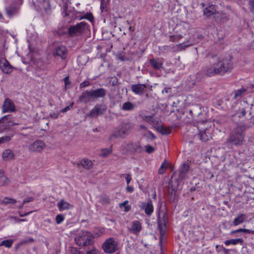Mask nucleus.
Returning a JSON list of instances; mask_svg holds the SVG:
<instances>
[{
    "label": "nucleus",
    "mask_w": 254,
    "mask_h": 254,
    "mask_svg": "<svg viewBox=\"0 0 254 254\" xmlns=\"http://www.w3.org/2000/svg\"><path fill=\"white\" fill-rule=\"evenodd\" d=\"M231 58V56L222 58L216 55L212 56L209 64L202 68V72L208 77L216 75H223L233 68Z\"/></svg>",
    "instance_id": "nucleus-1"
},
{
    "label": "nucleus",
    "mask_w": 254,
    "mask_h": 254,
    "mask_svg": "<svg viewBox=\"0 0 254 254\" xmlns=\"http://www.w3.org/2000/svg\"><path fill=\"white\" fill-rule=\"evenodd\" d=\"M245 128L243 126H238L232 130L227 138L225 144L232 148L233 146H241L245 141Z\"/></svg>",
    "instance_id": "nucleus-2"
},
{
    "label": "nucleus",
    "mask_w": 254,
    "mask_h": 254,
    "mask_svg": "<svg viewBox=\"0 0 254 254\" xmlns=\"http://www.w3.org/2000/svg\"><path fill=\"white\" fill-rule=\"evenodd\" d=\"M94 237L92 234L86 231H80L74 238L76 244L80 247H85L91 245Z\"/></svg>",
    "instance_id": "nucleus-3"
},
{
    "label": "nucleus",
    "mask_w": 254,
    "mask_h": 254,
    "mask_svg": "<svg viewBox=\"0 0 254 254\" xmlns=\"http://www.w3.org/2000/svg\"><path fill=\"white\" fill-rule=\"evenodd\" d=\"M205 123H206V121L197 122L196 125L191 127L193 130H196L198 137L202 141H207L209 138L208 135L206 133L207 127L204 126Z\"/></svg>",
    "instance_id": "nucleus-4"
},
{
    "label": "nucleus",
    "mask_w": 254,
    "mask_h": 254,
    "mask_svg": "<svg viewBox=\"0 0 254 254\" xmlns=\"http://www.w3.org/2000/svg\"><path fill=\"white\" fill-rule=\"evenodd\" d=\"M88 28L87 24L82 21L75 25L70 26L68 28V34L70 37L78 36L82 34Z\"/></svg>",
    "instance_id": "nucleus-5"
},
{
    "label": "nucleus",
    "mask_w": 254,
    "mask_h": 254,
    "mask_svg": "<svg viewBox=\"0 0 254 254\" xmlns=\"http://www.w3.org/2000/svg\"><path fill=\"white\" fill-rule=\"evenodd\" d=\"M118 243L114 238H109L102 244V249L107 254H113L118 250Z\"/></svg>",
    "instance_id": "nucleus-6"
},
{
    "label": "nucleus",
    "mask_w": 254,
    "mask_h": 254,
    "mask_svg": "<svg viewBox=\"0 0 254 254\" xmlns=\"http://www.w3.org/2000/svg\"><path fill=\"white\" fill-rule=\"evenodd\" d=\"M12 119V116L10 115L4 116L0 118V132H3L10 127L18 125L14 123Z\"/></svg>",
    "instance_id": "nucleus-7"
},
{
    "label": "nucleus",
    "mask_w": 254,
    "mask_h": 254,
    "mask_svg": "<svg viewBox=\"0 0 254 254\" xmlns=\"http://www.w3.org/2000/svg\"><path fill=\"white\" fill-rule=\"evenodd\" d=\"M107 110V106L104 104L96 105L89 112L88 116L96 118L103 115Z\"/></svg>",
    "instance_id": "nucleus-8"
},
{
    "label": "nucleus",
    "mask_w": 254,
    "mask_h": 254,
    "mask_svg": "<svg viewBox=\"0 0 254 254\" xmlns=\"http://www.w3.org/2000/svg\"><path fill=\"white\" fill-rule=\"evenodd\" d=\"M2 113H12L16 111L15 106L10 98H6L2 105Z\"/></svg>",
    "instance_id": "nucleus-9"
},
{
    "label": "nucleus",
    "mask_w": 254,
    "mask_h": 254,
    "mask_svg": "<svg viewBox=\"0 0 254 254\" xmlns=\"http://www.w3.org/2000/svg\"><path fill=\"white\" fill-rule=\"evenodd\" d=\"M189 168L190 165L188 163H184L179 170L178 173L176 172L175 173L173 174V177H175L177 175L178 176V178L177 179V182L179 181L183 180L186 178Z\"/></svg>",
    "instance_id": "nucleus-10"
},
{
    "label": "nucleus",
    "mask_w": 254,
    "mask_h": 254,
    "mask_svg": "<svg viewBox=\"0 0 254 254\" xmlns=\"http://www.w3.org/2000/svg\"><path fill=\"white\" fill-rule=\"evenodd\" d=\"M45 143L41 140H37L29 146L30 152H40L45 147Z\"/></svg>",
    "instance_id": "nucleus-11"
},
{
    "label": "nucleus",
    "mask_w": 254,
    "mask_h": 254,
    "mask_svg": "<svg viewBox=\"0 0 254 254\" xmlns=\"http://www.w3.org/2000/svg\"><path fill=\"white\" fill-rule=\"evenodd\" d=\"M0 68L3 73L9 74L13 67L6 59L1 58L0 59Z\"/></svg>",
    "instance_id": "nucleus-12"
},
{
    "label": "nucleus",
    "mask_w": 254,
    "mask_h": 254,
    "mask_svg": "<svg viewBox=\"0 0 254 254\" xmlns=\"http://www.w3.org/2000/svg\"><path fill=\"white\" fill-rule=\"evenodd\" d=\"M80 102L87 104V103L94 101L92 93L91 90H85L83 92L78 98Z\"/></svg>",
    "instance_id": "nucleus-13"
},
{
    "label": "nucleus",
    "mask_w": 254,
    "mask_h": 254,
    "mask_svg": "<svg viewBox=\"0 0 254 254\" xmlns=\"http://www.w3.org/2000/svg\"><path fill=\"white\" fill-rule=\"evenodd\" d=\"M146 88V85L144 84H134L130 86L131 91L136 94L139 95H143Z\"/></svg>",
    "instance_id": "nucleus-14"
},
{
    "label": "nucleus",
    "mask_w": 254,
    "mask_h": 254,
    "mask_svg": "<svg viewBox=\"0 0 254 254\" xmlns=\"http://www.w3.org/2000/svg\"><path fill=\"white\" fill-rule=\"evenodd\" d=\"M128 229L131 233L138 235L142 230L141 224L138 220L133 221L132 222L131 226L128 228Z\"/></svg>",
    "instance_id": "nucleus-15"
},
{
    "label": "nucleus",
    "mask_w": 254,
    "mask_h": 254,
    "mask_svg": "<svg viewBox=\"0 0 254 254\" xmlns=\"http://www.w3.org/2000/svg\"><path fill=\"white\" fill-rule=\"evenodd\" d=\"M53 56L60 57L63 60L65 59L67 56V50L65 47L62 45L56 47L53 53Z\"/></svg>",
    "instance_id": "nucleus-16"
},
{
    "label": "nucleus",
    "mask_w": 254,
    "mask_h": 254,
    "mask_svg": "<svg viewBox=\"0 0 254 254\" xmlns=\"http://www.w3.org/2000/svg\"><path fill=\"white\" fill-rule=\"evenodd\" d=\"M141 209L144 210L145 214L150 216L153 212L154 208L152 200H148L146 202H143L141 206Z\"/></svg>",
    "instance_id": "nucleus-17"
},
{
    "label": "nucleus",
    "mask_w": 254,
    "mask_h": 254,
    "mask_svg": "<svg viewBox=\"0 0 254 254\" xmlns=\"http://www.w3.org/2000/svg\"><path fill=\"white\" fill-rule=\"evenodd\" d=\"M6 14L9 18H11L13 15L16 14L18 11V8L16 4L12 3L5 8Z\"/></svg>",
    "instance_id": "nucleus-18"
},
{
    "label": "nucleus",
    "mask_w": 254,
    "mask_h": 254,
    "mask_svg": "<svg viewBox=\"0 0 254 254\" xmlns=\"http://www.w3.org/2000/svg\"><path fill=\"white\" fill-rule=\"evenodd\" d=\"M133 127L132 125L129 122L123 123L121 126L122 133L124 135L125 137L127 136L130 132Z\"/></svg>",
    "instance_id": "nucleus-19"
},
{
    "label": "nucleus",
    "mask_w": 254,
    "mask_h": 254,
    "mask_svg": "<svg viewBox=\"0 0 254 254\" xmlns=\"http://www.w3.org/2000/svg\"><path fill=\"white\" fill-rule=\"evenodd\" d=\"M132 142L127 143L126 142H123L120 147L121 151L124 155H128L131 154L132 150Z\"/></svg>",
    "instance_id": "nucleus-20"
},
{
    "label": "nucleus",
    "mask_w": 254,
    "mask_h": 254,
    "mask_svg": "<svg viewBox=\"0 0 254 254\" xmlns=\"http://www.w3.org/2000/svg\"><path fill=\"white\" fill-rule=\"evenodd\" d=\"M106 90L102 88L91 90L94 100L96 98L104 97L106 95Z\"/></svg>",
    "instance_id": "nucleus-21"
},
{
    "label": "nucleus",
    "mask_w": 254,
    "mask_h": 254,
    "mask_svg": "<svg viewBox=\"0 0 254 254\" xmlns=\"http://www.w3.org/2000/svg\"><path fill=\"white\" fill-rule=\"evenodd\" d=\"M81 165L83 168L89 170L93 166L92 161L88 159H83L79 162L77 163V167H79Z\"/></svg>",
    "instance_id": "nucleus-22"
},
{
    "label": "nucleus",
    "mask_w": 254,
    "mask_h": 254,
    "mask_svg": "<svg viewBox=\"0 0 254 254\" xmlns=\"http://www.w3.org/2000/svg\"><path fill=\"white\" fill-rule=\"evenodd\" d=\"M149 64L156 70H160L163 68V64L159 59H152L150 60Z\"/></svg>",
    "instance_id": "nucleus-23"
},
{
    "label": "nucleus",
    "mask_w": 254,
    "mask_h": 254,
    "mask_svg": "<svg viewBox=\"0 0 254 254\" xmlns=\"http://www.w3.org/2000/svg\"><path fill=\"white\" fill-rule=\"evenodd\" d=\"M178 184H177L176 186L173 184V181L172 180L169 181L168 186V192L173 198H175L176 195V192L177 191V188Z\"/></svg>",
    "instance_id": "nucleus-24"
},
{
    "label": "nucleus",
    "mask_w": 254,
    "mask_h": 254,
    "mask_svg": "<svg viewBox=\"0 0 254 254\" xmlns=\"http://www.w3.org/2000/svg\"><path fill=\"white\" fill-rule=\"evenodd\" d=\"M2 156L4 160L9 161L14 159V155L12 150L6 149L3 152Z\"/></svg>",
    "instance_id": "nucleus-25"
},
{
    "label": "nucleus",
    "mask_w": 254,
    "mask_h": 254,
    "mask_svg": "<svg viewBox=\"0 0 254 254\" xmlns=\"http://www.w3.org/2000/svg\"><path fill=\"white\" fill-rule=\"evenodd\" d=\"M216 12V9L213 5H210L208 7L204 8L203 10V14L207 17H209L210 16L214 14Z\"/></svg>",
    "instance_id": "nucleus-26"
},
{
    "label": "nucleus",
    "mask_w": 254,
    "mask_h": 254,
    "mask_svg": "<svg viewBox=\"0 0 254 254\" xmlns=\"http://www.w3.org/2000/svg\"><path fill=\"white\" fill-rule=\"evenodd\" d=\"M122 129L121 128L115 129L112 134L110 136V139L112 140L117 138H125V136L122 133Z\"/></svg>",
    "instance_id": "nucleus-27"
},
{
    "label": "nucleus",
    "mask_w": 254,
    "mask_h": 254,
    "mask_svg": "<svg viewBox=\"0 0 254 254\" xmlns=\"http://www.w3.org/2000/svg\"><path fill=\"white\" fill-rule=\"evenodd\" d=\"M244 243V240L242 238H238L235 239H230L225 241L224 244L226 246H229L231 244L233 245H237L240 244L243 245Z\"/></svg>",
    "instance_id": "nucleus-28"
},
{
    "label": "nucleus",
    "mask_w": 254,
    "mask_h": 254,
    "mask_svg": "<svg viewBox=\"0 0 254 254\" xmlns=\"http://www.w3.org/2000/svg\"><path fill=\"white\" fill-rule=\"evenodd\" d=\"M131 154L140 153L143 151L142 147L137 142H132Z\"/></svg>",
    "instance_id": "nucleus-29"
},
{
    "label": "nucleus",
    "mask_w": 254,
    "mask_h": 254,
    "mask_svg": "<svg viewBox=\"0 0 254 254\" xmlns=\"http://www.w3.org/2000/svg\"><path fill=\"white\" fill-rule=\"evenodd\" d=\"M156 130L163 135H168L171 133V130L169 127H166L162 126H158Z\"/></svg>",
    "instance_id": "nucleus-30"
},
{
    "label": "nucleus",
    "mask_w": 254,
    "mask_h": 254,
    "mask_svg": "<svg viewBox=\"0 0 254 254\" xmlns=\"http://www.w3.org/2000/svg\"><path fill=\"white\" fill-rule=\"evenodd\" d=\"M58 206L59 210L60 211L68 209L70 207H72V206L70 205L69 203L64 201L63 200H61L58 203Z\"/></svg>",
    "instance_id": "nucleus-31"
},
{
    "label": "nucleus",
    "mask_w": 254,
    "mask_h": 254,
    "mask_svg": "<svg viewBox=\"0 0 254 254\" xmlns=\"http://www.w3.org/2000/svg\"><path fill=\"white\" fill-rule=\"evenodd\" d=\"M246 218V215L244 214H239L236 218H235L233 221V224L235 226H237L241 223H242Z\"/></svg>",
    "instance_id": "nucleus-32"
},
{
    "label": "nucleus",
    "mask_w": 254,
    "mask_h": 254,
    "mask_svg": "<svg viewBox=\"0 0 254 254\" xmlns=\"http://www.w3.org/2000/svg\"><path fill=\"white\" fill-rule=\"evenodd\" d=\"M134 107L135 106L133 103L130 102H126L123 104L122 109L124 111H129L133 110Z\"/></svg>",
    "instance_id": "nucleus-33"
},
{
    "label": "nucleus",
    "mask_w": 254,
    "mask_h": 254,
    "mask_svg": "<svg viewBox=\"0 0 254 254\" xmlns=\"http://www.w3.org/2000/svg\"><path fill=\"white\" fill-rule=\"evenodd\" d=\"M242 232L246 233V234H254V230H249V229H242V228H240V229H237L236 230L232 231L230 232V234L232 235L236 234V233L238 234V233H241Z\"/></svg>",
    "instance_id": "nucleus-34"
},
{
    "label": "nucleus",
    "mask_w": 254,
    "mask_h": 254,
    "mask_svg": "<svg viewBox=\"0 0 254 254\" xmlns=\"http://www.w3.org/2000/svg\"><path fill=\"white\" fill-rule=\"evenodd\" d=\"M101 153L100 155L103 157H106L111 154L112 152V145L110 146L109 148H103L101 149Z\"/></svg>",
    "instance_id": "nucleus-35"
},
{
    "label": "nucleus",
    "mask_w": 254,
    "mask_h": 254,
    "mask_svg": "<svg viewBox=\"0 0 254 254\" xmlns=\"http://www.w3.org/2000/svg\"><path fill=\"white\" fill-rule=\"evenodd\" d=\"M200 108L198 107H194L189 111L190 115L191 116H196V117L201 114L200 112Z\"/></svg>",
    "instance_id": "nucleus-36"
},
{
    "label": "nucleus",
    "mask_w": 254,
    "mask_h": 254,
    "mask_svg": "<svg viewBox=\"0 0 254 254\" xmlns=\"http://www.w3.org/2000/svg\"><path fill=\"white\" fill-rule=\"evenodd\" d=\"M8 180L5 176L0 172V186L8 184Z\"/></svg>",
    "instance_id": "nucleus-37"
},
{
    "label": "nucleus",
    "mask_w": 254,
    "mask_h": 254,
    "mask_svg": "<svg viewBox=\"0 0 254 254\" xmlns=\"http://www.w3.org/2000/svg\"><path fill=\"white\" fill-rule=\"evenodd\" d=\"M16 202L17 201L15 199L8 197H4L1 201V204L3 205H6L9 203L15 204Z\"/></svg>",
    "instance_id": "nucleus-38"
},
{
    "label": "nucleus",
    "mask_w": 254,
    "mask_h": 254,
    "mask_svg": "<svg viewBox=\"0 0 254 254\" xmlns=\"http://www.w3.org/2000/svg\"><path fill=\"white\" fill-rule=\"evenodd\" d=\"M246 91V90L244 88H242L239 90H237L235 91L234 94V98L236 99L238 97H241L243 94H244Z\"/></svg>",
    "instance_id": "nucleus-39"
},
{
    "label": "nucleus",
    "mask_w": 254,
    "mask_h": 254,
    "mask_svg": "<svg viewBox=\"0 0 254 254\" xmlns=\"http://www.w3.org/2000/svg\"><path fill=\"white\" fill-rule=\"evenodd\" d=\"M107 0H101V5L100 9L102 12H106L108 10L107 9Z\"/></svg>",
    "instance_id": "nucleus-40"
},
{
    "label": "nucleus",
    "mask_w": 254,
    "mask_h": 254,
    "mask_svg": "<svg viewBox=\"0 0 254 254\" xmlns=\"http://www.w3.org/2000/svg\"><path fill=\"white\" fill-rule=\"evenodd\" d=\"M101 202L102 204H109L110 203L109 197L106 195H102L101 196Z\"/></svg>",
    "instance_id": "nucleus-41"
},
{
    "label": "nucleus",
    "mask_w": 254,
    "mask_h": 254,
    "mask_svg": "<svg viewBox=\"0 0 254 254\" xmlns=\"http://www.w3.org/2000/svg\"><path fill=\"white\" fill-rule=\"evenodd\" d=\"M142 119L143 121L150 124L154 123L152 116H144L142 117Z\"/></svg>",
    "instance_id": "nucleus-42"
},
{
    "label": "nucleus",
    "mask_w": 254,
    "mask_h": 254,
    "mask_svg": "<svg viewBox=\"0 0 254 254\" xmlns=\"http://www.w3.org/2000/svg\"><path fill=\"white\" fill-rule=\"evenodd\" d=\"M128 203V201L127 200H125L123 203L120 204V207L122 208L123 206H125V211L127 212L131 208L130 206L127 205Z\"/></svg>",
    "instance_id": "nucleus-43"
},
{
    "label": "nucleus",
    "mask_w": 254,
    "mask_h": 254,
    "mask_svg": "<svg viewBox=\"0 0 254 254\" xmlns=\"http://www.w3.org/2000/svg\"><path fill=\"white\" fill-rule=\"evenodd\" d=\"M80 19H86L90 21H92L94 19V17L91 13H87L84 16L81 17Z\"/></svg>",
    "instance_id": "nucleus-44"
},
{
    "label": "nucleus",
    "mask_w": 254,
    "mask_h": 254,
    "mask_svg": "<svg viewBox=\"0 0 254 254\" xmlns=\"http://www.w3.org/2000/svg\"><path fill=\"white\" fill-rule=\"evenodd\" d=\"M144 135L146 138L151 139V140H154L156 138V136L154 134L149 130H147V133L144 134Z\"/></svg>",
    "instance_id": "nucleus-45"
},
{
    "label": "nucleus",
    "mask_w": 254,
    "mask_h": 254,
    "mask_svg": "<svg viewBox=\"0 0 254 254\" xmlns=\"http://www.w3.org/2000/svg\"><path fill=\"white\" fill-rule=\"evenodd\" d=\"M109 83L112 86H116L118 83V79L115 76L111 77L110 78Z\"/></svg>",
    "instance_id": "nucleus-46"
},
{
    "label": "nucleus",
    "mask_w": 254,
    "mask_h": 254,
    "mask_svg": "<svg viewBox=\"0 0 254 254\" xmlns=\"http://www.w3.org/2000/svg\"><path fill=\"white\" fill-rule=\"evenodd\" d=\"M166 169H167V166H166V163H165V162H164L162 164V165H161V166L160 167V168L159 169V170H158L159 174H163L165 172Z\"/></svg>",
    "instance_id": "nucleus-47"
},
{
    "label": "nucleus",
    "mask_w": 254,
    "mask_h": 254,
    "mask_svg": "<svg viewBox=\"0 0 254 254\" xmlns=\"http://www.w3.org/2000/svg\"><path fill=\"white\" fill-rule=\"evenodd\" d=\"M64 217L63 214H58L56 217V223L58 224L61 223L64 220Z\"/></svg>",
    "instance_id": "nucleus-48"
},
{
    "label": "nucleus",
    "mask_w": 254,
    "mask_h": 254,
    "mask_svg": "<svg viewBox=\"0 0 254 254\" xmlns=\"http://www.w3.org/2000/svg\"><path fill=\"white\" fill-rule=\"evenodd\" d=\"M182 37L181 35H171L170 36V41L176 42L180 40Z\"/></svg>",
    "instance_id": "nucleus-49"
},
{
    "label": "nucleus",
    "mask_w": 254,
    "mask_h": 254,
    "mask_svg": "<svg viewBox=\"0 0 254 254\" xmlns=\"http://www.w3.org/2000/svg\"><path fill=\"white\" fill-rule=\"evenodd\" d=\"M4 246L7 248H9L11 247L13 243V240L12 239H8L6 240H4Z\"/></svg>",
    "instance_id": "nucleus-50"
},
{
    "label": "nucleus",
    "mask_w": 254,
    "mask_h": 254,
    "mask_svg": "<svg viewBox=\"0 0 254 254\" xmlns=\"http://www.w3.org/2000/svg\"><path fill=\"white\" fill-rule=\"evenodd\" d=\"M145 147L146 148L145 151L148 153H152L155 151V148L151 145H146Z\"/></svg>",
    "instance_id": "nucleus-51"
},
{
    "label": "nucleus",
    "mask_w": 254,
    "mask_h": 254,
    "mask_svg": "<svg viewBox=\"0 0 254 254\" xmlns=\"http://www.w3.org/2000/svg\"><path fill=\"white\" fill-rule=\"evenodd\" d=\"M10 140V137L9 136H4L0 137V144L7 142Z\"/></svg>",
    "instance_id": "nucleus-52"
},
{
    "label": "nucleus",
    "mask_w": 254,
    "mask_h": 254,
    "mask_svg": "<svg viewBox=\"0 0 254 254\" xmlns=\"http://www.w3.org/2000/svg\"><path fill=\"white\" fill-rule=\"evenodd\" d=\"M89 85H90V82L89 81L86 80L80 83L79 87L80 88H83L88 86Z\"/></svg>",
    "instance_id": "nucleus-53"
},
{
    "label": "nucleus",
    "mask_w": 254,
    "mask_h": 254,
    "mask_svg": "<svg viewBox=\"0 0 254 254\" xmlns=\"http://www.w3.org/2000/svg\"><path fill=\"white\" fill-rule=\"evenodd\" d=\"M70 254H81L77 248H72L70 250Z\"/></svg>",
    "instance_id": "nucleus-54"
},
{
    "label": "nucleus",
    "mask_w": 254,
    "mask_h": 254,
    "mask_svg": "<svg viewBox=\"0 0 254 254\" xmlns=\"http://www.w3.org/2000/svg\"><path fill=\"white\" fill-rule=\"evenodd\" d=\"M64 84H65V88H67V86L68 84H70V81H69V77L68 76H67L66 77H65L64 78Z\"/></svg>",
    "instance_id": "nucleus-55"
},
{
    "label": "nucleus",
    "mask_w": 254,
    "mask_h": 254,
    "mask_svg": "<svg viewBox=\"0 0 254 254\" xmlns=\"http://www.w3.org/2000/svg\"><path fill=\"white\" fill-rule=\"evenodd\" d=\"M86 254H100V253L96 249H92L88 251Z\"/></svg>",
    "instance_id": "nucleus-56"
},
{
    "label": "nucleus",
    "mask_w": 254,
    "mask_h": 254,
    "mask_svg": "<svg viewBox=\"0 0 254 254\" xmlns=\"http://www.w3.org/2000/svg\"><path fill=\"white\" fill-rule=\"evenodd\" d=\"M44 7L46 10L50 8V4L48 0H44Z\"/></svg>",
    "instance_id": "nucleus-57"
},
{
    "label": "nucleus",
    "mask_w": 254,
    "mask_h": 254,
    "mask_svg": "<svg viewBox=\"0 0 254 254\" xmlns=\"http://www.w3.org/2000/svg\"><path fill=\"white\" fill-rule=\"evenodd\" d=\"M34 200L33 197H28L24 199L23 201V204H25L26 203L30 202Z\"/></svg>",
    "instance_id": "nucleus-58"
},
{
    "label": "nucleus",
    "mask_w": 254,
    "mask_h": 254,
    "mask_svg": "<svg viewBox=\"0 0 254 254\" xmlns=\"http://www.w3.org/2000/svg\"><path fill=\"white\" fill-rule=\"evenodd\" d=\"M248 4L251 9H254V0H249Z\"/></svg>",
    "instance_id": "nucleus-59"
},
{
    "label": "nucleus",
    "mask_w": 254,
    "mask_h": 254,
    "mask_svg": "<svg viewBox=\"0 0 254 254\" xmlns=\"http://www.w3.org/2000/svg\"><path fill=\"white\" fill-rule=\"evenodd\" d=\"M59 115V113L58 112H53V113H51L50 114L51 118H52L53 119H57Z\"/></svg>",
    "instance_id": "nucleus-60"
},
{
    "label": "nucleus",
    "mask_w": 254,
    "mask_h": 254,
    "mask_svg": "<svg viewBox=\"0 0 254 254\" xmlns=\"http://www.w3.org/2000/svg\"><path fill=\"white\" fill-rule=\"evenodd\" d=\"M73 103L71 104L69 106L66 107L65 108H64L62 111L61 112L62 113H65L66 111H68L70 109V107H72Z\"/></svg>",
    "instance_id": "nucleus-61"
},
{
    "label": "nucleus",
    "mask_w": 254,
    "mask_h": 254,
    "mask_svg": "<svg viewBox=\"0 0 254 254\" xmlns=\"http://www.w3.org/2000/svg\"><path fill=\"white\" fill-rule=\"evenodd\" d=\"M127 191L128 192H132L134 191V189L132 186H130L128 185L127 187Z\"/></svg>",
    "instance_id": "nucleus-62"
},
{
    "label": "nucleus",
    "mask_w": 254,
    "mask_h": 254,
    "mask_svg": "<svg viewBox=\"0 0 254 254\" xmlns=\"http://www.w3.org/2000/svg\"><path fill=\"white\" fill-rule=\"evenodd\" d=\"M126 180L127 181V185H128L131 180V176L129 174H127L126 175Z\"/></svg>",
    "instance_id": "nucleus-63"
},
{
    "label": "nucleus",
    "mask_w": 254,
    "mask_h": 254,
    "mask_svg": "<svg viewBox=\"0 0 254 254\" xmlns=\"http://www.w3.org/2000/svg\"><path fill=\"white\" fill-rule=\"evenodd\" d=\"M188 46H189V45H184V46L183 44H180L177 45L178 48L180 50L184 49L185 48L188 47Z\"/></svg>",
    "instance_id": "nucleus-64"
}]
</instances>
